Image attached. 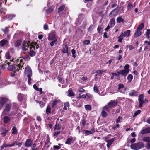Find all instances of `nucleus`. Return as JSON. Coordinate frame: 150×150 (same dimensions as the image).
Here are the masks:
<instances>
[{"label":"nucleus","mask_w":150,"mask_h":150,"mask_svg":"<svg viewBox=\"0 0 150 150\" xmlns=\"http://www.w3.org/2000/svg\"><path fill=\"white\" fill-rule=\"evenodd\" d=\"M141 112V110H138L137 111H136L134 113L133 117H134L137 116L138 114H139Z\"/></svg>","instance_id":"8fccbe9b"},{"label":"nucleus","mask_w":150,"mask_h":150,"mask_svg":"<svg viewBox=\"0 0 150 150\" xmlns=\"http://www.w3.org/2000/svg\"><path fill=\"white\" fill-rule=\"evenodd\" d=\"M86 122V118L83 117V119L82 120V124L83 126L85 125Z\"/></svg>","instance_id":"4d7b16f0"},{"label":"nucleus","mask_w":150,"mask_h":150,"mask_svg":"<svg viewBox=\"0 0 150 150\" xmlns=\"http://www.w3.org/2000/svg\"><path fill=\"white\" fill-rule=\"evenodd\" d=\"M3 131L4 132H3L1 133V135H2L3 136H5L7 133L8 132V130L6 129L5 128H4L3 129Z\"/></svg>","instance_id":"2f4dec72"},{"label":"nucleus","mask_w":150,"mask_h":150,"mask_svg":"<svg viewBox=\"0 0 150 150\" xmlns=\"http://www.w3.org/2000/svg\"><path fill=\"white\" fill-rule=\"evenodd\" d=\"M18 132L15 126H13L12 129V134H17Z\"/></svg>","instance_id":"a878e982"},{"label":"nucleus","mask_w":150,"mask_h":150,"mask_svg":"<svg viewBox=\"0 0 150 150\" xmlns=\"http://www.w3.org/2000/svg\"><path fill=\"white\" fill-rule=\"evenodd\" d=\"M144 26V23H142L137 28V30H141L143 28Z\"/></svg>","instance_id":"f704fd0d"},{"label":"nucleus","mask_w":150,"mask_h":150,"mask_svg":"<svg viewBox=\"0 0 150 150\" xmlns=\"http://www.w3.org/2000/svg\"><path fill=\"white\" fill-rule=\"evenodd\" d=\"M5 56L6 59H10V61H11L14 62V59L12 58L11 56L10 55L9 52H8L6 53Z\"/></svg>","instance_id":"2eb2a0df"},{"label":"nucleus","mask_w":150,"mask_h":150,"mask_svg":"<svg viewBox=\"0 0 150 150\" xmlns=\"http://www.w3.org/2000/svg\"><path fill=\"white\" fill-rule=\"evenodd\" d=\"M90 41L89 40H86L83 42V44L85 45H88L89 44Z\"/></svg>","instance_id":"bf43d9fd"},{"label":"nucleus","mask_w":150,"mask_h":150,"mask_svg":"<svg viewBox=\"0 0 150 150\" xmlns=\"http://www.w3.org/2000/svg\"><path fill=\"white\" fill-rule=\"evenodd\" d=\"M131 148L134 150H139L144 147V144L142 142L136 143L131 145Z\"/></svg>","instance_id":"7ed1b4c3"},{"label":"nucleus","mask_w":150,"mask_h":150,"mask_svg":"<svg viewBox=\"0 0 150 150\" xmlns=\"http://www.w3.org/2000/svg\"><path fill=\"white\" fill-rule=\"evenodd\" d=\"M117 22L118 23H120L124 21L123 19L121 17H119L117 18Z\"/></svg>","instance_id":"58836bf2"},{"label":"nucleus","mask_w":150,"mask_h":150,"mask_svg":"<svg viewBox=\"0 0 150 150\" xmlns=\"http://www.w3.org/2000/svg\"><path fill=\"white\" fill-rule=\"evenodd\" d=\"M101 113L102 116L103 117H106L107 115V113L103 110L102 111Z\"/></svg>","instance_id":"09e8293b"},{"label":"nucleus","mask_w":150,"mask_h":150,"mask_svg":"<svg viewBox=\"0 0 150 150\" xmlns=\"http://www.w3.org/2000/svg\"><path fill=\"white\" fill-rule=\"evenodd\" d=\"M54 40L52 41L50 43V45L51 47L53 46L56 43V42L57 41V39H54V40Z\"/></svg>","instance_id":"37998d69"},{"label":"nucleus","mask_w":150,"mask_h":150,"mask_svg":"<svg viewBox=\"0 0 150 150\" xmlns=\"http://www.w3.org/2000/svg\"><path fill=\"white\" fill-rule=\"evenodd\" d=\"M8 41L5 39L2 40L0 41V45L1 47H3L6 45H8Z\"/></svg>","instance_id":"f3484780"},{"label":"nucleus","mask_w":150,"mask_h":150,"mask_svg":"<svg viewBox=\"0 0 150 150\" xmlns=\"http://www.w3.org/2000/svg\"><path fill=\"white\" fill-rule=\"evenodd\" d=\"M51 108L49 106H48L46 109V112L47 114H49L51 112Z\"/></svg>","instance_id":"4c0bfd02"},{"label":"nucleus","mask_w":150,"mask_h":150,"mask_svg":"<svg viewBox=\"0 0 150 150\" xmlns=\"http://www.w3.org/2000/svg\"><path fill=\"white\" fill-rule=\"evenodd\" d=\"M85 108L86 110L90 111L91 110V106L90 105H85Z\"/></svg>","instance_id":"e433bc0d"},{"label":"nucleus","mask_w":150,"mask_h":150,"mask_svg":"<svg viewBox=\"0 0 150 150\" xmlns=\"http://www.w3.org/2000/svg\"><path fill=\"white\" fill-rule=\"evenodd\" d=\"M129 96H136V92L134 90H131V92L129 93Z\"/></svg>","instance_id":"bb28decb"},{"label":"nucleus","mask_w":150,"mask_h":150,"mask_svg":"<svg viewBox=\"0 0 150 150\" xmlns=\"http://www.w3.org/2000/svg\"><path fill=\"white\" fill-rule=\"evenodd\" d=\"M71 52L72 54V57L74 58H75L76 57L75 54H76V51L74 49H72L71 50Z\"/></svg>","instance_id":"864d4df0"},{"label":"nucleus","mask_w":150,"mask_h":150,"mask_svg":"<svg viewBox=\"0 0 150 150\" xmlns=\"http://www.w3.org/2000/svg\"><path fill=\"white\" fill-rule=\"evenodd\" d=\"M53 148L59 150L61 148V147L57 145H54L53 146Z\"/></svg>","instance_id":"69168bd1"},{"label":"nucleus","mask_w":150,"mask_h":150,"mask_svg":"<svg viewBox=\"0 0 150 150\" xmlns=\"http://www.w3.org/2000/svg\"><path fill=\"white\" fill-rule=\"evenodd\" d=\"M143 141L144 142H149L150 141V137H147L143 138Z\"/></svg>","instance_id":"72a5a7b5"},{"label":"nucleus","mask_w":150,"mask_h":150,"mask_svg":"<svg viewBox=\"0 0 150 150\" xmlns=\"http://www.w3.org/2000/svg\"><path fill=\"white\" fill-rule=\"evenodd\" d=\"M93 90L96 93H97L98 91V89L96 86H94L93 87Z\"/></svg>","instance_id":"e2e57ef3"},{"label":"nucleus","mask_w":150,"mask_h":150,"mask_svg":"<svg viewBox=\"0 0 150 150\" xmlns=\"http://www.w3.org/2000/svg\"><path fill=\"white\" fill-rule=\"evenodd\" d=\"M117 104V101L111 100L108 103V105L109 108H112L116 106Z\"/></svg>","instance_id":"1a4fd4ad"},{"label":"nucleus","mask_w":150,"mask_h":150,"mask_svg":"<svg viewBox=\"0 0 150 150\" xmlns=\"http://www.w3.org/2000/svg\"><path fill=\"white\" fill-rule=\"evenodd\" d=\"M68 48L67 46H65L62 49V51L64 53H67L68 52Z\"/></svg>","instance_id":"7c9ffc66"},{"label":"nucleus","mask_w":150,"mask_h":150,"mask_svg":"<svg viewBox=\"0 0 150 150\" xmlns=\"http://www.w3.org/2000/svg\"><path fill=\"white\" fill-rule=\"evenodd\" d=\"M9 27H5L4 28H2L1 30L4 33H7L9 31Z\"/></svg>","instance_id":"c756f323"},{"label":"nucleus","mask_w":150,"mask_h":150,"mask_svg":"<svg viewBox=\"0 0 150 150\" xmlns=\"http://www.w3.org/2000/svg\"><path fill=\"white\" fill-rule=\"evenodd\" d=\"M2 1L1 0H0V16L1 15H4L5 14V13L3 11H1V4H2Z\"/></svg>","instance_id":"ea45409f"},{"label":"nucleus","mask_w":150,"mask_h":150,"mask_svg":"<svg viewBox=\"0 0 150 150\" xmlns=\"http://www.w3.org/2000/svg\"><path fill=\"white\" fill-rule=\"evenodd\" d=\"M11 109V105L9 104H7L5 106V108L2 112V115H8Z\"/></svg>","instance_id":"39448f33"},{"label":"nucleus","mask_w":150,"mask_h":150,"mask_svg":"<svg viewBox=\"0 0 150 150\" xmlns=\"http://www.w3.org/2000/svg\"><path fill=\"white\" fill-rule=\"evenodd\" d=\"M133 78V76L131 74H129L127 77V79L128 80V82L129 83H130L132 81Z\"/></svg>","instance_id":"c85d7f7f"},{"label":"nucleus","mask_w":150,"mask_h":150,"mask_svg":"<svg viewBox=\"0 0 150 150\" xmlns=\"http://www.w3.org/2000/svg\"><path fill=\"white\" fill-rule=\"evenodd\" d=\"M32 71L30 68L29 66H26L25 69L24 74L28 77H31L32 75Z\"/></svg>","instance_id":"423d86ee"},{"label":"nucleus","mask_w":150,"mask_h":150,"mask_svg":"<svg viewBox=\"0 0 150 150\" xmlns=\"http://www.w3.org/2000/svg\"><path fill=\"white\" fill-rule=\"evenodd\" d=\"M129 66L128 64H126L124 67V69L122 70H119L117 72L122 75L124 77L126 76L129 72Z\"/></svg>","instance_id":"f03ea898"},{"label":"nucleus","mask_w":150,"mask_h":150,"mask_svg":"<svg viewBox=\"0 0 150 150\" xmlns=\"http://www.w3.org/2000/svg\"><path fill=\"white\" fill-rule=\"evenodd\" d=\"M145 33L146 35V36L148 38H149V35H150V29H147Z\"/></svg>","instance_id":"a19ab883"},{"label":"nucleus","mask_w":150,"mask_h":150,"mask_svg":"<svg viewBox=\"0 0 150 150\" xmlns=\"http://www.w3.org/2000/svg\"><path fill=\"white\" fill-rule=\"evenodd\" d=\"M39 104L41 107H44L45 105V104L43 102L40 101L39 102Z\"/></svg>","instance_id":"13d9d810"},{"label":"nucleus","mask_w":150,"mask_h":150,"mask_svg":"<svg viewBox=\"0 0 150 150\" xmlns=\"http://www.w3.org/2000/svg\"><path fill=\"white\" fill-rule=\"evenodd\" d=\"M103 26L102 25H99L97 28V31L98 32L100 33L101 30L103 29Z\"/></svg>","instance_id":"a18cd8bd"},{"label":"nucleus","mask_w":150,"mask_h":150,"mask_svg":"<svg viewBox=\"0 0 150 150\" xmlns=\"http://www.w3.org/2000/svg\"><path fill=\"white\" fill-rule=\"evenodd\" d=\"M29 48L30 50L32 49V45L30 43V41H24L23 42L22 49L23 50L26 51Z\"/></svg>","instance_id":"20e7f679"},{"label":"nucleus","mask_w":150,"mask_h":150,"mask_svg":"<svg viewBox=\"0 0 150 150\" xmlns=\"http://www.w3.org/2000/svg\"><path fill=\"white\" fill-rule=\"evenodd\" d=\"M32 48H33L34 50H35V48L36 49H38L39 47V46L37 45V43H35L34 44V46L32 45Z\"/></svg>","instance_id":"5fc2aeb1"},{"label":"nucleus","mask_w":150,"mask_h":150,"mask_svg":"<svg viewBox=\"0 0 150 150\" xmlns=\"http://www.w3.org/2000/svg\"><path fill=\"white\" fill-rule=\"evenodd\" d=\"M68 96H74L75 95L72 90L71 89H69L68 91Z\"/></svg>","instance_id":"5701e85b"},{"label":"nucleus","mask_w":150,"mask_h":150,"mask_svg":"<svg viewBox=\"0 0 150 150\" xmlns=\"http://www.w3.org/2000/svg\"><path fill=\"white\" fill-rule=\"evenodd\" d=\"M58 102V101L56 100H54L53 103V105L52 106V107H54L55 105H57V103Z\"/></svg>","instance_id":"0e129e2a"},{"label":"nucleus","mask_w":150,"mask_h":150,"mask_svg":"<svg viewBox=\"0 0 150 150\" xmlns=\"http://www.w3.org/2000/svg\"><path fill=\"white\" fill-rule=\"evenodd\" d=\"M122 120V118L120 116H119L118 118L116 120V122L117 123H119L120 120Z\"/></svg>","instance_id":"3c124183"},{"label":"nucleus","mask_w":150,"mask_h":150,"mask_svg":"<svg viewBox=\"0 0 150 150\" xmlns=\"http://www.w3.org/2000/svg\"><path fill=\"white\" fill-rule=\"evenodd\" d=\"M65 6L64 5L62 6L58 9V12H60L63 11L65 8Z\"/></svg>","instance_id":"c03bdc74"},{"label":"nucleus","mask_w":150,"mask_h":150,"mask_svg":"<svg viewBox=\"0 0 150 150\" xmlns=\"http://www.w3.org/2000/svg\"><path fill=\"white\" fill-rule=\"evenodd\" d=\"M22 145V142H18L16 141H15L9 144V146L10 147H12L15 146H18V147H20Z\"/></svg>","instance_id":"f8f14e48"},{"label":"nucleus","mask_w":150,"mask_h":150,"mask_svg":"<svg viewBox=\"0 0 150 150\" xmlns=\"http://www.w3.org/2000/svg\"><path fill=\"white\" fill-rule=\"evenodd\" d=\"M105 71H103L102 70H99L98 71V74L100 76H101L102 74Z\"/></svg>","instance_id":"680f3d73"},{"label":"nucleus","mask_w":150,"mask_h":150,"mask_svg":"<svg viewBox=\"0 0 150 150\" xmlns=\"http://www.w3.org/2000/svg\"><path fill=\"white\" fill-rule=\"evenodd\" d=\"M30 51L29 53V55L31 57H33L35 56L36 53L32 49H31L30 50Z\"/></svg>","instance_id":"cd10ccee"},{"label":"nucleus","mask_w":150,"mask_h":150,"mask_svg":"<svg viewBox=\"0 0 150 150\" xmlns=\"http://www.w3.org/2000/svg\"><path fill=\"white\" fill-rule=\"evenodd\" d=\"M85 135H88L89 134H91L92 133V131H88V130H86L85 131Z\"/></svg>","instance_id":"49530a36"},{"label":"nucleus","mask_w":150,"mask_h":150,"mask_svg":"<svg viewBox=\"0 0 150 150\" xmlns=\"http://www.w3.org/2000/svg\"><path fill=\"white\" fill-rule=\"evenodd\" d=\"M146 147L147 149H150V142H149L147 143Z\"/></svg>","instance_id":"774afa93"},{"label":"nucleus","mask_w":150,"mask_h":150,"mask_svg":"<svg viewBox=\"0 0 150 150\" xmlns=\"http://www.w3.org/2000/svg\"><path fill=\"white\" fill-rule=\"evenodd\" d=\"M110 27H113L115 25V19L114 18L111 19L110 20Z\"/></svg>","instance_id":"b1692460"},{"label":"nucleus","mask_w":150,"mask_h":150,"mask_svg":"<svg viewBox=\"0 0 150 150\" xmlns=\"http://www.w3.org/2000/svg\"><path fill=\"white\" fill-rule=\"evenodd\" d=\"M17 63H18L17 64H14L9 65L10 64V63L9 62H7L6 61L5 62L6 64H5L6 65L7 64V65H9L8 67V70L14 72H16L18 71L19 69H21L24 64L23 60L22 59H17Z\"/></svg>","instance_id":"f257e3e1"},{"label":"nucleus","mask_w":150,"mask_h":150,"mask_svg":"<svg viewBox=\"0 0 150 150\" xmlns=\"http://www.w3.org/2000/svg\"><path fill=\"white\" fill-rule=\"evenodd\" d=\"M141 34L142 33L141 31L136 29L133 36L134 37L136 38L140 36L141 35Z\"/></svg>","instance_id":"412c9836"},{"label":"nucleus","mask_w":150,"mask_h":150,"mask_svg":"<svg viewBox=\"0 0 150 150\" xmlns=\"http://www.w3.org/2000/svg\"><path fill=\"white\" fill-rule=\"evenodd\" d=\"M109 137L108 136L106 137L105 138V141L107 143V146L108 148L110 147L112 142L114 141V139L112 138L110 140H108Z\"/></svg>","instance_id":"0eeeda50"},{"label":"nucleus","mask_w":150,"mask_h":150,"mask_svg":"<svg viewBox=\"0 0 150 150\" xmlns=\"http://www.w3.org/2000/svg\"><path fill=\"white\" fill-rule=\"evenodd\" d=\"M138 101L139 102V107L141 108L142 106V104L144 103V101L143 100L144 96L142 94L140 95L139 96Z\"/></svg>","instance_id":"9b49d317"},{"label":"nucleus","mask_w":150,"mask_h":150,"mask_svg":"<svg viewBox=\"0 0 150 150\" xmlns=\"http://www.w3.org/2000/svg\"><path fill=\"white\" fill-rule=\"evenodd\" d=\"M33 140L30 139H27L24 144V146L25 147H30L32 145Z\"/></svg>","instance_id":"9d476101"},{"label":"nucleus","mask_w":150,"mask_h":150,"mask_svg":"<svg viewBox=\"0 0 150 150\" xmlns=\"http://www.w3.org/2000/svg\"><path fill=\"white\" fill-rule=\"evenodd\" d=\"M116 8L113 10L109 14V16L110 17L117 15L118 14V12H115Z\"/></svg>","instance_id":"a211bd4d"},{"label":"nucleus","mask_w":150,"mask_h":150,"mask_svg":"<svg viewBox=\"0 0 150 150\" xmlns=\"http://www.w3.org/2000/svg\"><path fill=\"white\" fill-rule=\"evenodd\" d=\"M60 131L55 132H54L53 135L54 136H56L59 134L60 133Z\"/></svg>","instance_id":"052dcab7"},{"label":"nucleus","mask_w":150,"mask_h":150,"mask_svg":"<svg viewBox=\"0 0 150 150\" xmlns=\"http://www.w3.org/2000/svg\"><path fill=\"white\" fill-rule=\"evenodd\" d=\"M3 121L4 123L7 124L10 121V118L8 116H5L3 117Z\"/></svg>","instance_id":"6ab92c4d"},{"label":"nucleus","mask_w":150,"mask_h":150,"mask_svg":"<svg viewBox=\"0 0 150 150\" xmlns=\"http://www.w3.org/2000/svg\"><path fill=\"white\" fill-rule=\"evenodd\" d=\"M72 140V138H69L68 139H67L66 141L65 142L66 144H70L71 143V141Z\"/></svg>","instance_id":"c9c22d12"},{"label":"nucleus","mask_w":150,"mask_h":150,"mask_svg":"<svg viewBox=\"0 0 150 150\" xmlns=\"http://www.w3.org/2000/svg\"><path fill=\"white\" fill-rule=\"evenodd\" d=\"M118 90H120L121 89L124 87V86L123 84H118Z\"/></svg>","instance_id":"6e6d98bb"},{"label":"nucleus","mask_w":150,"mask_h":150,"mask_svg":"<svg viewBox=\"0 0 150 150\" xmlns=\"http://www.w3.org/2000/svg\"><path fill=\"white\" fill-rule=\"evenodd\" d=\"M23 97L24 95L20 93L18 94L17 98L19 101H22L23 100Z\"/></svg>","instance_id":"393cba45"},{"label":"nucleus","mask_w":150,"mask_h":150,"mask_svg":"<svg viewBox=\"0 0 150 150\" xmlns=\"http://www.w3.org/2000/svg\"><path fill=\"white\" fill-rule=\"evenodd\" d=\"M56 32L54 31L51 32L49 34L48 39L50 40H52L56 39L55 37Z\"/></svg>","instance_id":"6e6552de"},{"label":"nucleus","mask_w":150,"mask_h":150,"mask_svg":"<svg viewBox=\"0 0 150 150\" xmlns=\"http://www.w3.org/2000/svg\"><path fill=\"white\" fill-rule=\"evenodd\" d=\"M36 146V144L35 143H34L33 144V146L31 148L32 150H37L38 149L37 148H36L35 146Z\"/></svg>","instance_id":"603ef678"},{"label":"nucleus","mask_w":150,"mask_h":150,"mask_svg":"<svg viewBox=\"0 0 150 150\" xmlns=\"http://www.w3.org/2000/svg\"><path fill=\"white\" fill-rule=\"evenodd\" d=\"M22 41L21 39L17 41L15 43L14 46L16 47H18L20 45Z\"/></svg>","instance_id":"4be33fe9"},{"label":"nucleus","mask_w":150,"mask_h":150,"mask_svg":"<svg viewBox=\"0 0 150 150\" xmlns=\"http://www.w3.org/2000/svg\"><path fill=\"white\" fill-rule=\"evenodd\" d=\"M44 29L45 30L48 29V25L47 24H45L44 25Z\"/></svg>","instance_id":"338daca9"},{"label":"nucleus","mask_w":150,"mask_h":150,"mask_svg":"<svg viewBox=\"0 0 150 150\" xmlns=\"http://www.w3.org/2000/svg\"><path fill=\"white\" fill-rule=\"evenodd\" d=\"M130 30H128L124 32H122L121 35L123 37H129L130 35Z\"/></svg>","instance_id":"4468645a"},{"label":"nucleus","mask_w":150,"mask_h":150,"mask_svg":"<svg viewBox=\"0 0 150 150\" xmlns=\"http://www.w3.org/2000/svg\"><path fill=\"white\" fill-rule=\"evenodd\" d=\"M15 17V15L13 14H9L7 17V19L9 20H11Z\"/></svg>","instance_id":"79ce46f5"},{"label":"nucleus","mask_w":150,"mask_h":150,"mask_svg":"<svg viewBox=\"0 0 150 150\" xmlns=\"http://www.w3.org/2000/svg\"><path fill=\"white\" fill-rule=\"evenodd\" d=\"M54 127V130L57 129V130H59L60 129L61 126L59 124L56 123Z\"/></svg>","instance_id":"473e14b6"},{"label":"nucleus","mask_w":150,"mask_h":150,"mask_svg":"<svg viewBox=\"0 0 150 150\" xmlns=\"http://www.w3.org/2000/svg\"><path fill=\"white\" fill-rule=\"evenodd\" d=\"M140 133L142 134L150 133V128H147L143 129L140 131Z\"/></svg>","instance_id":"dca6fc26"},{"label":"nucleus","mask_w":150,"mask_h":150,"mask_svg":"<svg viewBox=\"0 0 150 150\" xmlns=\"http://www.w3.org/2000/svg\"><path fill=\"white\" fill-rule=\"evenodd\" d=\"M8 99L6 97H0V104L3 105L8 101Z\"/></svg>","instance_id":"ddd939ff"},{"label":"nucleus","mask_w":150,"mask_h":150,"mask_svg":"<svg viewBox=\"0 0 150 150\" xmlns=\"http://www.w3.org/2000/svg\"><path fill=\"white\" fill-rule=\"evenodd\" d=\"M135 6V3L133 4H132L131 3L129 2L128 3L127 7V9L128 10H130L132 9Z\"/></svg>","instance_id":"aec40b11"},{"label":"nucleus","mask_w":150,"mask_h":150,"mask_svg":"<svg viewBox=\"0 0 150 150\" xmlns=\"http://www.w3.org/2000/svg\"><path fill=\"white\" fill-rule=\"evenodd\" d=\"M118 41L119 42L121 43L122 42V40L123 39V37L120 35L118 37Z\"/></svg>","instance_id":"de8ad7c7"}]
</instances>
